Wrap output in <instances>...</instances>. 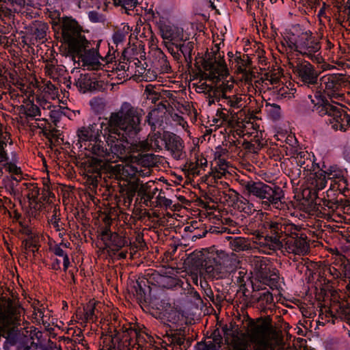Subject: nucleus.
<instances>
[{"mask_svg":"<svg viewBox=\"0 0 350 350\" xmlns=\"http://www.w3.org/2000/svg\"><path fill=\"white\" fill-rule=\"evenodd\" d=\"M169 107H170V105L167 100L161 101L154 109L148 113L145 122L150 126L152 131H155L157 128L163 125Z\"/></svg>","mask_w":350,"mask_h":350,"instance_id":"nucleus-16","label":"nucleus"},{"mask_svg":"<svg viewBox=\"0 0 350 350\" xmlns=\"http://www.w3.org/2000/svg\"><path fill=\"white\" fill-rule=\"evenodd\" d=\"M254 69V67L252 66V68H250L243 72H239V74H242L241 81H244L246 84H252L253 79L255 77Z\"/></svg>","mask_w":350,"mask_h":350,"instance_id":"nucleus-47","label":"nucleus"},{"mask_svg":"<svg viewBox=\"0 0 350 350\" xmlns=\"http://www.w3.org/2000/svg\"><path fill=\"white\" fill-rule=\"evenodd\" d=\"M253 135L254 137L251 139L250 141L253 142L254 144H259V148L261 149L265 144V142L262 139V133L261 132L260 133H258V131L252 133L246 132L243 133V137H250Z\"/></svg>","mask_w":350,"mask_h":350,"instance_id":"nucleus-43","label":"nucleus"},{"mask_svg":"<svg viewBox=\"0 0 350 350\" xmlns=\"http://www.w3.org/2000/svg\"><path fill=\"white\" fill-rule=\"evenodd\" d=\"M115 5L121 6L126 12L135 8L138 4V0H113Z\"/></svg>","mask_w":350,"mask_h":350,"instance_id":"nucleus-41","label":"nucleus"},{"mask_svg":"<svg viewBox=\"0 0 350 350\" xmlns=\"http://www.w3.org/2000/svg\"><path fill=\"white\" fill-rule=\"evenodd\" d=\"M286 46L311 61L320 63L322 60L319 38L310 31H301L299 34H290L285 39Z\"/></svg>","mask_w":350,"mask_h":350,"instance_id":"nucleus-6","label":"nucleus"},{"mask_svg":"<svg viewBox=\"0 0 350 350\" xmlns=\"http://www.w3.org/2000/svg\"><path fill=\"white\" fill-rule=\"evenodd\" d=\"M254 302L260 303V306L265 307L273 302L272 293L269 291L255 293L252 296Z\"/></svg>","mask_w":350,"mask_h":350,"instance_id":"nucleus-31","label":"nucleus"},{"mask_svg":"<svg viewBox=\"0 0 350 350\" xmlns=\"http://www.w3.org/2000/svg\"><path fill=\"white\" fill-rule=\"evenodd\" d=\"M146 152H138L137 155L132 157V161L145 168L150 169L157 165L160 161V157L153 153H145ZM129 154L128 159L132 154Z\"/></svg>","mask_w":350,"mask_h":350,"instance_id":"nucleus-20","label":"nucleus"},{"mask_svg":"<svg viewBox=\"0 0 350 350\" xmlns=\"http://www.w3.org/2000/svg\"><path fill=\"white\" fill-rule=\"evenodd\" d=\"M133 174L136 175L137 174L139 176H147L150 174V170L148 168L145 170H138L137 167L130 166L129 167Z\"/></svg>","mask_w":350,"mask_h":350,"instance_id":"nucleus-62","label":"nucleus"},{"mask_svg":"<svg viewBox=\"0 0 350 350\" xmlns=\"http://www.w3.org/2000/svg\"><path fill=\"white\" fill-rule=\"evenodd\" d=\"M234 64L235 72L237 74H239V72H243L253 66L252 58L249 55L242 53L240 51H236Z\"/></svg>","mask_w":350,"mask_h":350,"instance_id":"nucleus-24","label":"nucleus"},{"mask_svg":"<svg viewBox=\"0 0 350 350\" xmlns=\"http://www.w3.org/2000/svg\"><path fill=\"white\" fill-rule=\"evenodd\" d=\"M208 96L213 98L216 100V101H219L221 99L224 100L226 94L221 90L219 85H215L212 86V90L208 92Z\"/></svg>","mask_w":350,"mask_h":350,"instance_id":"nucleus-44","label":"nucleus"},{"mask_svg":"<svg viewBox=\"0 0 350 350\" xmlns=\"http://www.w3.org/2000/svg\"><path fill=\"white\" fill-rule=\"evenodd\" d=\"M196 350H217V347L213 342H198L196 345Z\"/></svg>","mask_w":350,"mask_h":350,"instance_id":"nucleus-58","label":"nucleus"},{"mask_svg":"<svg viewBox=\"0 0 350 350\" xmlns=\"http://www.w3.org/2000/svg\"><path fill=\"white\" fill-rule=\"evenodd\" d=\"M95 306L93 304L89 303L85 308H84L85 311V318L86 321H94L96 319V316L95 314Z\"/></svg>","mask_w":350,"mask_h":350,"instance_id":"nucleus-45","label":"nucleus"},{"mask_svg":"<svg viewBox=\"0 0 350 350\" xmlns=\"http://www.w3.org/2000/svg\"><path fill=\"white\" fill-rule=\"evenodd\" d=\"M198 164V161H196L195 163L188 161L185 164L184 169L187 170L190 174H191L193 176L199 175L200 170Z\"/></svg>","mask_w":350,"mask_h":350,"instance_id":"nucleus-54","label":"nucleus"},{"mask_svg":"<svg viewBox=\"0 0 350 350\" xmlns=\"http://www.w3.org/2000/svg\"><path fill=\"white\" fill-rule=\"evenodd\" d=\"M98 83L96 78L90 74H81L75 81L76 86L83 93L97 90L99 87Z\"/></svg>","mask_w":350,"mask_h":350,"instance_id":"nucleus-21","label":"nucleus"},{"mask_svg":"<svg viewBox=\"0 0 350 350\" xmlns=\"http://www.w3.org/2000/svg\"><path fill=\"white\" fill-rule=\"evenodd\" d=\"M246 332L250 341L255 344L254 350H267L270 341L277 334L271 320L262 317L256 319L248 318Z\"/></svg>","mask_w":350,"mask_h":350,"instance_id":"nucleus-8","label":"nucleus"},{"mask_svg":"<svg viewBox=\"0 0 350 350\" xmlns=\"http://www.w3.org/2000/svg\"><path fill=\"white\" fill-rule=\"evenodd\" d=\"M137 178L135 180H130L127 184L120 186V193L124 199V206H129L131 204L134 196L137 193Z\"/></svg>","mask_w":350,"mask_h":350,"instance_id":"nucleus-22","label":"nucleus"},{"mask_svg":"<svg viewBox=\"0 0 350 350\" xmlns=\"http://www.w3.org/2000/svg\"><path fill=\"white\" fill-rule=\"evenodd\" d=\"M40 195V190L38 187H33L27 195L29 200L38 203V198Z\"/></svg>","mask_w":350,"mask_h":350,"instance_id":"nucleus-59","label":"nucleus"},{"mask_svg":"<svg viewBox=\"0 0 350 350\" xmlns=\"http://www.w3.org/2000/svg\"><path fill=\"white\" fill-rule=\"evenodd\" d=\"M293 72L308 87L310 85L317 84L319 72L314 66L307 61L297 62L296 65L293 66Z\"/></svg>","mask_w":350,"mask_h":350,"instance_id":"nucleus-14","label":"nucleus"},{"mask_svg":"<svg viewBox=\"0 0 350 350\" xmlns=\"http://www.w3.org/2000/svg\"><path fill=\"white\" fill-rule=\"evenodd\" d=\"M53 253L58 256L63 257L64 271H66L69 267L70 261L67 254L60 247L59 245H55L53 249Z\"/></svg>","mask_w":350,"mask_h":350,"instance_id":"nucleus-42","label":"nucleus"},{"mask_svg":"<svg viewBox=\"0 0 350 350\" xmlns=\"http://www.w3.org/2000/svg\"><path fill=\"white\" fill-rule=\"evenodd\" d=\"M82 61L83 62L84 64L88 67V70H97L100 69L101 66V64L95 59H90L87 57H84L82 59Z\"/></svg>","mask_w":350,"mask_h":350,"instance_id":"nucleus-52","label":"nucleus"},{"mask_svg":"<svg viewBox=\"0 0 350 350\" xmlns=\"http://www.w3.org/2000/svg\"><path fill=\"white\" fill-rule=\"evenodd\" d=\"M22 107L25 109V113L27 116L35 117L37 116H40V108L33 103L27 105L26 107H24L23 106H22Z\"/></svg>","mask_w":350,"mask_h":350,"instance_id":"nucleus-46","label":"nucleus"},{"mask_svg":"<svg viewBox=\"0 0 350 350\" xmlns=\"http://www.w3.org/2000/svg\"><path fill=\"white\" fill-rule=\"evenodd\" d=\"M138 181V190H137V196L141 198L140 203H143V201H145V198H146L148 193L154 185V182H148L146 183H143L140 181L139 179L137 178Z\"/></svg>","mask_w":350,"mask_h":350,"instance_id":"nucleus-36","label":"nucleus"},{"mask_svg":"<svg viewBox=\"0 0 350 350\" xmlns=\"http://www.w3.org/2000/svg\"><path fill=\"white\" fill-rule=\"evenodd\" d=\"M217 116L223 120L224 122L232 124L238 120L237 113L234 109L222 108L220 111H217Z\"/></svg>","mask_w":350,"mask_h":350,"instance_id":"nucleus-32","label":"nucleus"},{"mask_svg":"<svg viewBox=\"0 0 350 350\" xmlns=\"http://www.w3.org/2000/svg\"><path fill=\"white\" fill-rule=\"evenodd\" d=\"M114 112L110 114L107 126L106 129L107 133H105L103 136L105 141L100 139V134L102 133V126H99L97 124H90L87 126H82L77 130L78 144L80 148H83L88 151L91 157H107L110 154H113L112 148L108 142L109 136L115 137L116 139L122 142L120 136L118 134L112 133L113 127L110 126V120ZM90 156L88 157V158Z\"/></svg>","mask_w":350,"mask_h":350,"instance_id":"nucleus-2","label":"nucleus"},{"mask_svg":"<svg viewBox=\"0 0 350 350\" xmlns=\"http://www.w3.org/2000/svg\"><path fill=\"white\" fill-rule=\"evenodd\" d=\"M285 243V250L288 253L296 255H306L309 251V243L307 241V236L297 232L293 236H288Z\"/></svg>","mask_w":350,"mask_h":350,"instance_id":"nucleus-17","label":"nucleus"},{"mask_svg":"<svg viewBox=\"0 0 350 350\" xmlns=\"http://www.w3.org/2000/svg\"><path fill=\"white\" fill-rule=\"evenodd\" d=\"M224 105L229 106L230 109H241L243 107V98L237 94L226 95L223 100Z\"/></svg>","mask_w":350,"mask_h":350,"instance_id":"nucleus-33","label":"nucleus"},{"mask_svg":"<svg viewBox=\"0 0 350 350\" xmlns=\"http://www.w3.org/2000/svg\"><path fill=\"white\" fill-rule=\"evenodd\" d=\"M163 192L161 190L157 196V206H165L166 207L170 206L172 204V201L170 199L166 198L163 196Z\"/></svg>","mask_w":350,"mask_h":350,"instance_id":"nucleus-56","label":"nucleus"},{"mask_svg":"<svg viewBox=\"0 0 350 350\" xmlns=\"http://www.w3.org/2000/svg\"><path fill=\"white\" fill-rule=\"evenodd\" d=\"M57 88L51 81H48L44 85V91L45 92L55 94L57 92Z\"/></svg>","mask_w":350,"mask_h":350,"instance_id":"nucleus-64","label":"nucleus"},{"mask_svg":"<svg viewBox=\"0 0 350 350\" xmlns=\"http://www.w3.org/2000/svg\"><path fill=\"white\" fill-rule=\"evenodd\" d=\"M41 194L40 202L43 201L50 204L52 202L51 199L55 198V195L51 191L49 185H44Z\"/></svg>","mask_w":350,"mask_h":350,"instance_id":"nucleus-50","label":"nucleus"},{"mask_svg":"<svg viewBox=\"0 0 350 350\" xmlns=\"http://www.w3.org/2000/svg\"><path fill=\"white\" fill-rule=\"evenodd\" d=\"M176 47L180 51L185 59H188L189 63H191L194 43L193 42H188L187 43L176 44Z\"/></svg>","mask_w":350,"mask_h":350,"instance_id":"nucleus-37","label":"nucleus"},{"mask_svg":"<svg viewBox=\"0 0 350 350\" xmlns=\"http://www.w3.org/2000/svg\"><path fill=\"white\" fill-rule=\"evenodd\" d=\"M159 63L160 64V70L161 72L168 73L171 71V66L167 59V56L162 52L161 53V57L159 59Z\"/></svg>","mask_w":350,"mask_h":350,"instance_id":"nucleus-49","label":"nucleus"},{"mask_svg":"<svg viewBox=\"0 0 350 350\" xmlns=\"http://www.w3.org/2000/svg\"><path fill=\"white\" fill-rule=\"evenodd\" d=\"M327 175L324 170H319L315 173V187L318 190L323 189L327 184Z\"/></svg>","mask_w":350,"mask_h":350,"instance_id":"nucleus-40","label":"nucleus"},{"mask_svg":"<svg viewBox=\"0 0 350 350\" xmlns=\"http://www.w3.org/2000/svg\"><path fill=\"white\" fill-rule=\"evenodd\" d=\"M61 28L62 39L64 43L68 45L69 53L81 55L88 47L89 42L82 34V27L78 22L70 17H63Z\"/></svg>","mask_w":350,"mask_h":350,"instance_id":"nucleus-9","label":"nucleus"},{"mask_svg":"<svg viewBox=\"0 0 350 350\" xmlns=\"http://www.w3.org/2000/svg\"><path fill=\"white\" fill-rule=\"evenodd\" d=\"M266 107H269L268 111L273 120H278L280 117V107L277 104L267 103Z\"/></svg>","mask_w":350,"mask_h":350,"instance_id":"nucleus-48","label":"nucleus"},{"mask_svg":"<svg viewBox=\"0 0 350 350\" xmlns=\"http://www.w3.org/2000/svg\"><path fill=\"white\" fill-rule=\"evenodd\" d=\"M237 181L245 194L255 196L262 201V206L265 210L283 208L282 200L284 194L279 186L274 184L269 185L260 180L254 181L246 176L239 178Z\"/></svg>","mask_w":350,"mask_h":350,"instance_id":"nucleus-3","label":"nucleus"},{"mask_svg":"<svg viewBox=\"0 0 350 350\" xmlns=\"http://www.w3.org/2000/svg\"><path fill=\"white\" fill-rule=\"evenodd\" d=\"M167 320L174 325L173 327L170 326L171 328H178V327L181 326L185 321V319L183 314L174 310H172L170 312H168Z\"/></svg>","mask_w":350,"mask_h":350,"instance_id":"nucleus-35","label":"nucleus"},{"mask_svg":"<svg viewBox=\"0 0 350 350\" xmlns=\"http://www.w3.org/2000/svg\"><path fill=\"white\" fill-rule=\"evenodd\" d=\"M219 88H221V90L226 95H229L228 93L231 92L232 89L234 88V83L233 82H222L221 84L219 85Z\"/></svg>","mask_w":350,"mask_h":350,"instance_id":"nucleus-60","label":"nucleus"},{"mask_svg":"<svg viewBox=\"0 0 350 350\" xmlns=\"http://www.w3.org/2000/svg\"><path fill=\"white\" fill-rule=\"evenodd\" d=\"M327 179L331 180L329 189L332 191H343L347 187V180L344 176V171L338 167L330 166L324 170Z\"/></svg>","mask_w":350,"mask_h":350,"instance_id":"nucleus-19","label":"nucleus"},{"mask_svg":"<svg viewBox=\"0 0 350 350\" xmlns=\"http://www.w3.org/2000/svg\"><path fill=\"white\" fill-rule=\"evenodd\" d=\"M38 242V237H27L22 241L21 252L26 260L29 251L31 252L33 255L35 256L36 252L40 247Z\"/></svg>","mask_w":350,"mask_h":350,"instance_id":"nucleus-29","label":"nucleus"},{"mask_svg":"<svg viewBox=\"0 0 350 350\" xmlns=\"http://www.w3.org/2000/svg\"><path fill=\"white\" fill-rule=\"evenodd\" d=\"M161 37L163 40L178 41L183 40L181 31L177 27L164 25L160 27Z\"/></svg>","mask_w":350,"mask_h":350,"instance_id":"nucleus-27","label":"nucleus"},{"mask_svg":"<svg viewBox=\"0 0 350 350\" xmlns=\"http://www.w3.org/2000/svg\"><path fill=\"white\" fill-rule=\"evenodd\" d=\"M184 336V329L181 327H172L166 332L164 337L170 343L181 346L185 341Z\"/></svg>","mask_w":350,"mask_h":350,"instance_id":"nucleus-28","label":"nucleus"},{"mask_svg":"<svg viewBox=\"0 0 350 350\" xmlns=\"http://www.w3.org/2000/svg\"><path fill=\"white\" fill-rule=\"evenodd\" d=\"M262 228L266 234L265 241H270L271 245L277 247H282L283 241L301 228L289 220L278 217L273 219H266L262 223Z\"/></svg>","mask_w":350,"mask_h":350,"instance_id":"nucleus-7","label":"nucleus"},{"mask_svg":"<svg viewBox=\"0 0 350 350\" xmlns=\"http://www.w3.org/2000/svg\"><path fill=\"white\" fill-rule=\"evenodd\" d=\"M345 322L350 320V304L347 302H342L337 310V317Z\"/></svg>","mask_w":350,"mask_h":350,"instance_id":"nucleus-38","label":"nucleus"},{"mask_svg":"<svg viewBox=\"0 0 350 350\" xmlns=\"http://www.w3.org/2000/svg\"><path fill=\"white\" fill-rule=\"evenodd\" d=\"M59 208L56 206H54L53 211V215L49 220L50 224L55 228L57 231H61L64 230V224L59 221Z\"/></svg>","mask_w":350,"mask_h":350,"instance_id":"nucleus-39","label":"nucleus"},{"mask_svg":"<svg viewBox=\"0 0 350 350\" xmlns=\"http://www.w3.org/2000/svg\"><path fill=\"white\" fill-rule=\"evenodd\" d=\"M227 239L230 241L229 244L231 249L236 252L248 251L252 249L250 240L246 238L228 237Z\"/></svg>","mask_w":350,"mask_h":350,"instance_id":"nucleus-26","label":"nucleus"},{"mask_svg":"<svg viewBox=\"0 0 350 350\" xmlns=\"http://www.w3.org/2000/svg\"><path fill=\"white\" fill-rule=\"evenodd\" d=\"M242 146L247 151L252 153H257L260 150L259 144H254L253 142L247 141V139L244 140Z\"/></svg>","mask_w":350,"mask_h":350,"instance_id":"nucleus-55","label":"nucleus"},{"mask_svg":"<svg viewBox=\"0 0 350 350\" xmlns=\"http://www.w3.org/2000/svg\"><path fill=\"white\" fill-rule=\"evenodd\" d=\"M297 165L304 170L310 171V165L313 164V161L310 158V154L306 151H301L297 153L296 157Z\"/></svg>","mask_w":350,"mask_h":350,"instance_id":"nucleus-34","label":"nucleus"},{"mask_svg":"<svg viewBox=\"0 0 350 350\" xmlns=\"http://www.w3.org/2000/svg\"><path fill=\"white\" fill-rule=\"evenodd\" d=\"M49 29L48 25L42 21H35L31 26V31L36 40L44 42L46 40V32Z\"/></svg>","mask_w":350,"mask_h":350,"instance_id":"nucleus-30","label":"nucleus"},{"mask_svg":"<svg viewBox=\"0 0 350 350\" xmlns=\"http://www.w3.org/2000/svg\"><path fill=\"white\" fill-rule=\"evenodd\" d=\"M21 321V308L13 304L12 300L8 299L4 309L1 308L0 325L6 327L11 325H17Z\"/></svg>","mask_w":350,"mask_h":350,"instance_id":"nucleus-18","label":"nucleus"},{"mask_svg":"<svg viewBox=\"0 0 350 350\" xmlns=\"http://www.w3.org/2000/svg\"><path fill=\"white\" fill-rule=\"evenodd\" d=\"M105 158L89 157L81 163L85 183L92 189L98 187L103 175L105 176L103 179L106 182L107 178L118 179L124 174L125 167L123 165H112Z\"/></svg>","mask_w":350,"mask_h":350,"instance_id":"nucleus-4","label":"nucleus"},{"mask_svg":"<svg viewBox=\"0 0 350 350\" xmlns=\"http://www.w3.org/2000/svg\"><path fill=\"white\" fill-rule=\"evenodd\" d=\"M313 107L312 111L321 116H328L332 128L335 130L345 131L350 126V116L343 106L337 103H329L325 97L317 92L314 97L308 96Z\"/></svg>","mask_w":350,"mask_h":350,"instance_id":"nucleus-5","label":"nucleus"},{"mask_svg":"<svg viewBox=\"0 0 350 350\" xmlns=\"http://www.w3.org/2000/svg\"><path fill=\"white\" fill-rule=\"evenodd\" d=\"M109 334L103 335L102 350H130L133 347L132 337L137 335L136 330L131 325L126 327L111 325L108 329Z\"/></svg>","mask_w":350,"mask_h":350,"instance_id":"nucleus-10","label":"nucleus"},{"mask_svg":"<svg viewBox=\"0 0 350 350\" xmlns=\"http://www.w3.org/2000/svg\"><path fill=\"white\" fill-rule=\"evenodd\" d=\"M131 65L133 66V68H135L134 75L133 76L135 79L145 81H152L156 79L157 75L155 73H151V76H148L147 74L150 72V70H147L144 66L142 62L137 58L132 60Z\"/></svg>","mask_w":350,"mask_h":350,"instance_id":"nucleus-23","label":"nucleus"},{"mask_svg":"<svg viewBox=\"0 0 350 350\" xmlns=\"http://www.w3.org/2000/svg\"><path fill=\"white\" fill-rule=\"evenodd\" d=\"M215 47L216 51L213 53H207L205 57H200L204 71L198 65L199 62H196L195 64V66L199 70L200 77L213 82L219 81L220 77L226 75L228 72L225 61L219 53V47L218 44H215Z\"/></svg>","mask_w":350,"mask_h":350,"instance_id":"nucleus-11","label":"nucleus"},{"mask_svg":"<svg viewBox=\"0 0 350 350\" xmlns=\"http://www.w3.org/2000/svg\"><path fill=\"white\" fill-rule=\"evenodd\" d=\"M113 234V232L111 231L110 226H105L100 228L101 240L104 242H106L107 240L109 238V236Z\"/></svg>","mask_w":350,"mask_h":350,"instance_id":"nucleus-61","label":"nucleus"},{"mask_svg":"<svg viewBox=\"0 0 350 350\" xmlns=\"http://www.w3.org/2000/svg\"><path fill=\"white\" fill-rule=\"evenodd\" d=\"M107 241L108 243H105L106 247L113 252H118L128 243L126 237L117 232L111 234Z\"/></svg>","mask_w":350,"mask_h":350,"instance_id":"nucleus-25","label":"nucleus"},{"mask_svg":"<svg viewBox=\"0 0 350 350\" xmlns=\"http://www.w3.org/2000/svg\"><path fill=\"white\" fill-rule=\"evenodd\" d=\"M263 81H269L270 84L273 85L276 84L280 81V77L278 73L276 72H267L264 75V77L262 78Z\"/></svg>","mask_w":350,"mask_h":350,"instance_id":"nucleus-57","label":"nucleus"},{"mask_svg":"<svg viewBox=\"0 0 350 350\" xmlns=\"http://www.w3.org/2000/svg\"><path fill=\"white\" fill-rule=\"evenodd\" d=\"M265 232H260V230H254L252 234L254 236V243L260 244V245H268L270 243V241H265V238L266 237V234L264 235Z\"/></svg>","mask_w":350,"mask_h":350,"instance_id":"nucleus-53","label":"nucleus"},{"mask_svg":"<svg viewBox=\"0 0 350 350\" xmlns=\"http://www.w3.org/2000/svg\"><path fill=\"white\" fill-rule=\"evenodd\" d=\"M193 264L201 266V273L204 279L211 281L226 278L229 273L225 271L219 257L213 254L203 257L202 254H192L190 257Z\"/></svg>","mask_w":350,"mask_h":350,"instance_id":"nucleus-12","label":"nucleus"},{"mask_svg":"<svg viewBox=\"0 0 350 350\" xmlns=\"http://www.w3.org/2000/svg\"><path fill=\"white\" fill-rule=\"evenodd\" d=\"M144 115L143 109L127 102L123 103L119 110L113 113L110 120L112 133L120 136L122 142L111 136L108 137V142L114 155L120 159L126 160L132 152H148L152 149L155 152L163 150V133L159 131H151L147 138L143 140L136 139L142 130Z\"/></svg>","mask_w":350,"mask_h":350,"instance_id":"nucleus-1","label":"nucleus"},{"mask_svg":"<svg viewBox=\"0 0 350 350\" xmlns=\"http://www.w3.org/2000/svg\"><path fill=\"white\" fill-rule=\"evenodd\" d=\"M321 81L325 84V90L330 98H338L343 96V94L338 92L348 83L345 75L338 73L327 75L321 78Z\"/></svg>","mask_w":350,"mask_h":350,"instance_id":"nucleus-15","label":"nucleus"},{"mask_svg":"<svg viewBox=\"0 0 350 350\" xmlns=\"http://www.w3.org/2000/svg\"><path fill=\"white\" fill-rule=\"evenodd\" d=\"M162 140L165 149L174 159L182 160L186 157L184 141L179 135L170 131H164Z\"/></svg>","mask_w":350,"mask_h":350,"instance_id":"nucleus-13","label":"nucleus"},{"mask_svg":"<svg viewBox=\"0 0 350 350\" xmlns=\"http://www.w3.org/2000/svg\"><path fill=\"white\" fill-rule=\"evenodd\" d=\"M134 288H135V295L137 297V299L140 303L143 302H147L146 301V292L145 290L143 288L142 284L140 282H137V284L135 286H134Z\"/></svg>","mask_w":350,"mask_h":350,"instance_id":"nucleus-51","label":"nucleus"},{"mask_svg":"<svg viewBox=\"0 0 350 350\" xmlns=\"http://www.w3.org/2000/svg\"><path fill=\"white\" fill-rule=\"evenodd\" d=\"M11 29V25L8 24L3 18H0V35L9 33Z\"/></svg>","mask_w":350,"mask_h":350,"instance_id":"nucleus-63","label":"nucleus"}]
</instances>
